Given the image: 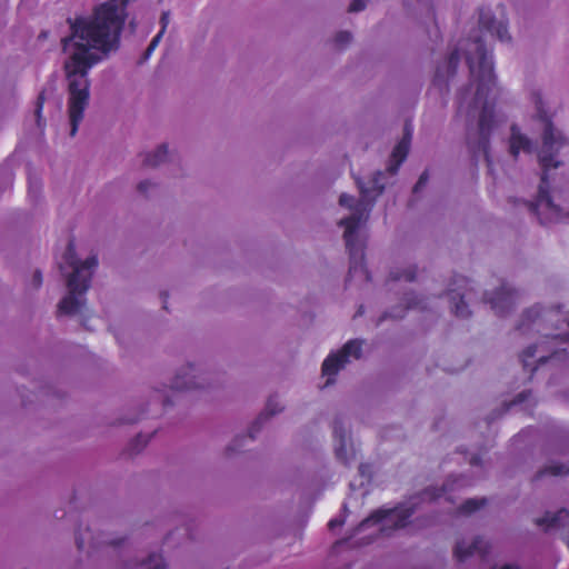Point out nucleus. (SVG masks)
<instances>
[{
    "label": "nucleus",
    "mask_w": 569,
    "mask_h": 569,
    "mask_svg": "<svg viewBox=\"0 0 569 569\" xmlns=\"http://www.w3.org/2000/svg\"><path fill=\"white\" fill-rule=\"evenodd\" d=\"M487 549L486 542L480 539H473L472 541H466L462 540L457 543L455 553L459 560H463L468 556H471L473 553H483Z\"/></svg>",
    "instance_id": "10"
},
{
    "label": "nucleus",
    "mask_w": 569,
    "mask_h": 569,
    "mask_svg": "<svg viewBox=\"0 0 569 569\" xmlns=\"http://www.w3.org/2000/svg\"><path fill=\"white\" fill-rule=\"evenodd\" d=\"M411 137L412 128L410 124H406L403 138L395 147L391 154L390 163L388 167V170L391 173H395L398 170L399 166L402 163V161L406 159L409 151Z\"/></svg>",
    "instance_id": "8"
},
{
    "label": "nucleus",
    "mask_w": 569,
    "mask_h": 569,
    "mask_svg": "<svg viewBox=\"0 0 569 569\" xmlns=\"http://www.w3.org/2000/svg\"><path fill=\"white\" fill-rule=\"evenodd\" d=\"M168 156L167 148L164 146L159 147L152 154H149L146 159L148 166H158L162 163Z\"/></svg>",
    "instance_id": "14"
},
{
    "label": "nucleus",
    "mask_w": 569,
    "mask_h": 569,
    "mask_svg": "<svg viewBox=\"0 0 569 569\" xmlns=\"http://www.w3.org/2000/svg\"><path fill=\"white\" fill-rule=\"evenodd\" d=\"M341 523H342V521H339L337 519H331L328 525H329L330 529H333V528H336L338 526H341Z\"/></svg>",
    "instance_id": "27"
},
{
    "label": "nucleus",
    "mask_w": 569,
    "mask_h": 569,
    "mask_svg": "<svg viewBox=\"0 0 569 569\" xmlns=\"http://www.w3.org/2000/svg\"><path fill=\"white\" fill-rule=\"evenodd\" d=\"M350 40V33L342 32L338 36V41L340 42H348Z\"/></svg>",
    "instance_id": "25"
},
{
    "label": "nucleus",
    "mask_w": 569,
    "mask_h": 569,
    "mask_svg": "<svg viewBox=\"0 0 569 569\" xmlns=\"http://www.w3.org/2000/svg\"><path fill=\"white\" fill-rule=\"evenodd\" d=\"M455 313L459 317H467L469 315L462 298L459 302L455 303Z\"/></svg>",
    "instance_id": "18"
},
{
    "label": "nucleus",
    "mask_w": 569,
    "mask_h": 569,
    "mask_svg": "<svg viewBox=\"0 0 569 569\" xmlns=\"http://www.w3.org/2000/svg\"><path fill=\"white\" fill-rule=\"evenodd\" d=\"M124 22V7L107 2L97 8L90 18L78 19L72 34L63 40V49L70 54L66 62L69 80V118L71 136H74L89 102V69L108 52L116 49Z\"/></svg>",
    "instance_id": "1"
},
{
    "label": "nucleus",
    "mask_w": 569,
    "mask_h": 569,
    "mask_svg": "<svg viewBox=\"0 0 569 569\" xmlns=\"http://www.w3.org/2000/svg\"><path fill=\"white\" fill-rule=\"evenodd\" d=\"M33 281H34V286L38 287L40 286L41 281H42V277H41V273L40 272H36L34 276H33Z\"/></svg>",
    "instance_id": "26"
},
{
    "label": "nucleus",
    "mask_w": 569,
    "mask_h": 569,
    "mask_svg": "<svg viewBox=\"0 0 569 569\" xmlns=\"http://www.w3.org/2000/svg\"><path fill=\"white\" fill-rule=\"evenodd\" d=\"M403 277L406 280H412L415 278V274L412 271H407Z\"/></svg>",
    "instance_id": "29"
},
{
    "label": "nucleus",
    "mask_w": 569,
    "mask_h": 569,
    "mask_svg": "<svg viewBox=\"0 0 569 569\" xmlns=\"http://www.w3.org/2000/svg\"><path fill=\"white\" fill-rule=\"evenodd\" d=\"M280 410H281V408H280V407H278L277 399H270V400L268 401V405H267V411H268V413H270V415H274V413H277V412H278V411H280Z\"/></svg>",
    "instance_id": "20"
},
{
    "label": "nucleus",
    "mask_w": 569,
    "mask_h": 569,
    "mask_svg": "<svg viewBox=\"0 0 569 569\" xmlns=\"http://www.w3.org/2000/svg\"><path fill=\"white\" fill-rule=\"evenodd\" d=\"M427 181V174L423 173L420 178H419V181L417 182L416 187H415V191L417 192L420 188H422L425 186Z\"/></svg>",
    "instance_id": "24"
},
{
    "label": "nucleus",
    "mask_w": 569,
    "mask_h": 569,
    "mask_svg": "<svg viewBox=\"0 0 569 569\" xmlns=\"http://www.w3.org/2000/svg\"><path fill=\"white\" fill-rule=\"evenodd\" d=\"M97 263L96 257H89L80 262L76 257L73 244H68L62 261L59 262L62 273L68 278V296L59 305L60 312L76 315L81 310L84 302L83 295L89 288Z\"/></svg>",
    "instance_id": "5"
},
{
    "label": "nucleus",
    "mask_w": 569,
    "mask_h": 569,
    "mask_svg": "<svg viewBox=\"0 0 569 569\" xmlns=\"http://www.w3.org/2000/svg\"><path fill=\"white\" fill-rule=\"evenodd\" d=\"M492 569H520V568H518L517 566H513V565H503V566H499V567L497 566Z\"/></svg>",
    "instance_id": "28"
},
{
    "label": "nucleus",
    "mask_w": 569,
    "mask_h": 569,
    "mask_svg": "<svg viewBox=\"0 0 569 569\" xmlns=\"http://www.w3.org/2000/svg\"><path fill=\"white\" fill-rule=\"evenodd\" d=\"M361 345L359 340H352L345 345L339 351L329 355L322 365V375L327 377L326 385L332 382L336 373L351 359H358L361 355Z\"/></svg>",
    "instance_id": "7"
},
{
    "label": "nucleus",
    "mask_w": 569,
    "mask_h": 569,
    "mask_svg": "<svg viewBox=\"0 0 569 569\" xmlns=\"http://www.w3.org/2000/svg\"><path fill=\"white\" fill-rule=\"evenodd\" d=\"M164 31V27L162 28V30L152 39L151 43L149 44V48H148V53H151L156 47L158 46L159 41H160V38L162 36Z\"/></svg>",
    "instance_id": "21"
},
{
    "label": "nucleus",
    "mask_w": 569,
    "mask_h": 569,
    "mask_svg": "<svg viewBox=\"0 0 569 569\" xmlns=\"http://www.w3.org/2000/svg\"><path fill=\"white\" fill-rule=\"evenodd\" d=\"M379 172L371 181L370 186H366L360 179H357V184L361 192V199L355 201L351 196L341 194L339 202L342 207L351 210V216L341 220V226L345 227V241L350 253V274L351 277L359 276L361 279L367 280V271L363 267V243L359 239V230L361 224L367 219L368 206L375 194L382 191L383 184L380 182Z\"/></svg>",
    "instance_id": "3"
},
{
    "label": "nucleus",
    "mask_w": 569,
    "mask_h": 569,
    "mask_svg": "<svg viewBox=\"0 0 569 569\" xmlns=\"http://www.w3.org/2000/svg\"><path fill=\"white\" fill-rule=\"evenodd\" d=\"M479 27L482 36L469 41L467 47V62L470 69L471 81L462 93L460 109L478 116L479 148L486 152L489 133L495 124V102L499 89L496 86L493 64L486 42L488 37L496 36L500 41H509L510 37L503 21H495L489 11H481Z\"/></svg>",
    "instance_id": "2"
},
{
    "label": "nucleus",
    "mask_w": 569,
    "mask_h": 569,
    "mask_svg": "<svg viewBox=\"0 0 569 569\" xmlns=\"http://www.w3.org/2000/svg\"><path fill=\"white\" fill-rule=\"evenodd\" d=\"M458 60H459L458 52L452 53L448 61V67H449L450 71L453 72L456 70Z\"/></svg>",
    "instance_id": "23"
},
{
    "label": "nucleus",
    "mask_w": 569,
    "mask_h": 569,
    "mask_svg": "<svg viewBox=\"0 0 569 569\" xmlns=\"http://www.w3.org/2000/svg\"><path fill=\"white\" fill-rule=\"evenodd\" d=\"M139 569H166V563L159 555H152L147 561L139 566Z\"/></svg>",
    "instance_id": "15"
},
{
    "label": "nucleus",
    "mask_w": 569,
    "mask_h": 569,
    "mask_svg": "<svg viewBox=\"0 0 569 569\" xmlns=\"http://www.w3.org/2000/svg\"><path fill=\"white\" fill-rule=\"evenodd\" d=\"M552 472H553L555 475H560V473H562L563 471H562L561 469H559V468H555V469L552 470Z\"/></svg>",
    "instance_id": "30"
},
{
    "label": "nucleus",
    "mask_w": 569,
    "mask_h": 569,
    "mask_svg": "<svg viewBox=\"0 0 569 569\" xmlns=\"http://www.w3.org/2000/svg\"><path fill=\"white\" fill-rule=\"evenodd\" d=\"M515 301V292L507 286H503L496 292L495 297L489 298V302L493 310L503 312L509 309Z\"/></svg>",
    "instance_id": "9"
},
{
    "label": "nucleus",
    "mask_w": 569,
    "mask_h": 569,
    "mask_svg": "<svg viewBox=\"0 0 569 569\" xmlns=\"http://www.w3.org/2000/svg\"><path fill=\"white\" fill-rule=\"evenodd\" d=\"M197 378H198V370L192 366L187 367L181 372H179L172 387L178 390L197 388L200 386L196 381Z\"/></svg>",
    "instance_id": "12"
},
{
    "label": "nucleus",
    "mask_w": 569,
    "mask_h": 569,
    "mask_svg": "<svg viewBox=\"0 0 569 569\" xmlns=\"http://www.w3.org/2000/svg\"><path fill=\"white\" fill-rule=\"evenodd\" d=\"M367 0H353L350 3V11L358 12L361 11L366 7Z\"/></svg>",
    "instance_id": "19"
},
{
    "label": "nucleus",
    "mask_w": 569,
    "mask_h": 569,
    "mask_svg": "<svg viewBox=\"0 0 569 569\" xmlns=\"http://www.w3.org/2000/svg\"><path fill=\"white\" fill-rule=\"evenodd\" d=\"M335 437L339 438V445L336 447L338 458L348 462L349 459L355 456L352 445L345 435L340 433L338 429H335Z\"/></svg>",
    "instance_id": "13"
},
{
    "label": "nucleus",
    "mask_w": 569,
    "mask_h": 569,
    "mask_svg": "<svg viewBox=\"0 0 569 569\" xmlns=\"http://www.w3.org/2000/svg\"><path fill=\"white\" fill-rule=\"evenodd\" d=\"M521 151L525 153H530L531 142L520 132L516 126H512L510 136V152L512 156L517 157Z\"/></svg>",
    "instance_id": "11"
},
{
    "label": "nucleus",
    "mask_w": 569,
    "mask_h": 569,
    "mask_svg": "<svg viewBox=\"0 0 569 569\" xmlns=\"http://www.w3.org/2000/svg\"><path fill=\"white\" fill-rule=\"evenodd\" d=\"M450 490H452V485L448 483L442 488L441 493L436 495L435 491L427 490L420 497L411 498L408 502L397 508L378 510L360 523L358 531L363 532L372 529V532L380 531L389 533L391 529L405 527L407 519L415 511L417 500H433L442 496H445L446 499H450L448 496Z\"/></svg>",
    "instance_id": "6"
},
{
    "label": "nucleus",
    "mask_w": 569,
    "mask_h": 569,
    "mask_svg": "<svg viewBox=\"0 0 569 569\" xmlns=\"http://www.w3.org/2000/svg\"><path fill=\"white\" fill-rule=\"evenodd\" d=\"M43 100H44V98H43V92H42V93H40V96L38 98L37 110H36L39 126H40L41 111H42V107H43Z\"/></svg>",
    "instance_id": "22"
},
{
    "label": "nucleus",
    "mask_w": 569,
    "mask_h": 569,
    "mask_svg": "<svg viewBox=\"0 0 569 569\" xmlns=\"http://www.w3.org/2000/svg\"><path fill=\"white\" fill-rule=\"evenodd\" d=\"M565 516H567V512L565 510H561L551 518L547 516L546 518L542 519L541 522H539V525H546L547 528L556 527L558 521L562 520Z\"/></svg>",
    "instance_id": "16"
},
{
    "label": "nucleus",
    "mask_w": 569,
    "mask_h": 569,
    "mask_svg": "<svg viewBox=\"0 0 569 569\" xmlns=\"http://www.w3.org/2000/svg\"><path fill=\"white\" fill-rule=\"evenodd\" d=\"M539 113L543 126V143L538 158L543 171H547L549 168L558 167L559 162L555 160V154L565 144V139L549 120L545 118L540 109ZM532 209L542 223L557 222L565 219L562 210L553 204L550 199L546 172H543L541 178L539 193Z\"/></svg>",
    "instance_id": "4"
},
{
    "label": "nucleus",
    "mask_w": 569,
    "mask_h": 569,
    "mask_svg": "<svg viewBox=\"0 0 569 569\" xmlns=\"http://www.w3.org/2000/svg\"><path fill=\"white\" fill-rule=\"evenodd\" d=\"M482 502L483 500L469 499L461 506V512L470 513L471 511L478 509Z\"/></svg>",
    "instance_id": "17"
}]
</instances>
